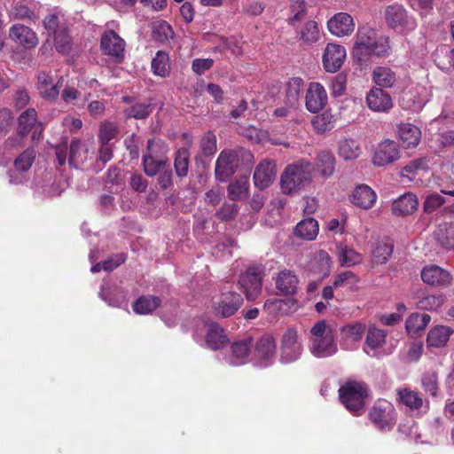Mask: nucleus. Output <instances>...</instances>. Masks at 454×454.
Returning a JSON list of instances; mask_svg holds the SVG:
<instances>
[{"label":"nucleus","instance_id":"f257e3e1","mask_svg":"<svg viewBox=\"0 0 454 454\" xmlns=\"http://www.w3.org/2000/svg\"><path fill=\"white\" fill-rule=\"evenodd\" d=\"M314 165L301 159L288 164L280 176L282 193L295 196L307 190L313 183Z\"/></svg>","mask_w":454,"mask_h":454},{"label":"nucleus","instance_id":"f03ea898","mask_svg":"<svg viewBox=\"0 0 454 454\" xmlns=\"http://www.w3.org/2000/svg\"><path fill=\"white\" fill-rule=\"evenodd\" d=\"M309 350L317 358H327L338 352L333 327L326 320H319L309 331Z\"/></svg>","mask_w":454,"mask_h":454},{"label":"nucleus","instance_id":"7ed1b4c3","mask_svg":"<svg viewBox=\"0 0 454 454\" xmlns=\"http://www.w3.org/2000/svg\"><path fill=\"white\" fill-rule=\"evenodd\" d=\"M389 51L388 38L378 36L370 27L358 28L354 44V54L359 59L364 56H385Z\"/></svg>","mask_w":454,"mask_h":454},{"label":"nucleus","instance_id":"20e7f679","mask_svg":"<svg viewBox=\"0 0 454 454\" xmlns=\"http://www.w3.org/2000/svg\"><path fill=\"white\" fill-rule=\"evenodd\" d=\"M193 338L201 346L214 350L223 348L229 341L224 329L213 321H200L196 325Z\"/></svg>","mask_w":454,"mask_h":454},{"label":"nucleus","instance_id":"39448f33","mask_svg":"<svg viewBox=\"0 0 454 454\" xmlns=\"http://www.w3.org/2000/svg\"><path fill=\"white\" fill-rule=\"evenodd\" d=\"M339 396L349 412L359 416L364 411V400L368 396V389L363 382L348 381L340 387Z\"/></svg>","mask_w":454,"mask_h":454},{"label":"nucleus","instance_id":"423d86ee","mask_svg":"<svg viewBox=\"0 0 454 454\" xmlns=\"http://www.w3.org/2000/svg\"><path fill=\"white\" fill-rule=\"evenodd\" d=\"M387 24L393 29L400 32H410L416 28L415 20L409 16L404 7L399 4L387 5L384 11Z\"/></svg>","mask_w":454,"mask_h":454},{"label":"nucleus","instance_id":"0eeeda50","mask_svg":"<svg viewBox=\"0 0 454 454\" xmlns=\"http://www.w3.org/2000/svg\"><path fill=\"white\" fill-rule=\"evenodd\" d=\"M303 347L298 332L288 328L283 334L280 345V362L291 364L301 356Z\"/></svg>","mask_w":454,"mask_h":454},{"label":"nucleus","instance_id":"6e6552de","mask_svg":"<svg viewBox=\"0 0 454 454\" xmlns=\"http://www.w3.org/2000/svg\"><path fill=\"white\" fill-rule=\"evenodd\" d=\"M254 347L251 338L238 340L231 343L230 348L222 353V360L231 366H240L250 361Z\"/></svg>","mask_w":454,"mask_h":454},{"label":"nucleus","instance_id":"1a4fd4ad","mask_svg":"<svg viewBox=\"0 0 454 454\" xmlns=\"http://www.w3.org/2000/svg\"><path fill=\"white\" fill-rule=\"evenodd\" d=\"M369 418L378 429L389 431L395 424V410L389 402L380 400L373 405L369 413Z\"/></svg>","mask_w":454,"mask_h":454},{"label":"nucleus","instance_id":"9d476101","mask_svg":"<svg viewBox=\"0 0 454 454\" xmlns=\"http://www.w3.org/2000/svg\"><path fill=\"white\" fill-rule=\"evenodd\" d=\"M241 160V150H223L215 162V177L226 182L238 169Z\"/></svg>","mask_w":454,"mask_h":454},{"label":"nucleus","instance_id":"9b49d317","mask_svg":"<svg viewBox=\"0 0 454 454\" xmlns=\"http://www.w3.org/2000/svg\"><path fill=\"white\" fill-rule=\"evenodd\" d=\"M243 298L235 292H223L212 300L211 309L218 317L233 316L240 308Z\"/></svg>","mask_w":454,"mask_h":454},{"label":"nucleus","instance_id":"f8f14e48","mask_svg":"<svg viewBox=\"0 0 454 454\" xmlns=\"http://www.w3.org/2000/svg\"><path fill=\"white\" fill-rule=\"evenodd\" d=\"M396 401L399 405L404 407L407 411L419 414L427 412L428 403L425 402L419 393L406 387L395 389Z\"/></svg>","mask_w":454,"mask_h":454},{"label":"nucleus","instance_id":"ddd939ff","mask_svg":"<svg viewBox=\"0 0 454 454\" xmlns=\"http://www.w3.org/2000/svg\"><path fill=\"white\" fill-rule=\"evenodd\" d=\"M262 278L256 267H250L240 275L239 285L248 301H254L262 292Z\"/></svg>","mask_w":454,"mask_h":454},{"label":"nucleus","instance_id":"4468645a","mask_svg":"<svg viewBox=\"0 0 454 454\" xmlns=\"http://www.w3.org/2000/svg\"><path fill=\"white\" fill-rule=\"evenodd\" d=\"M347 52L344 46L327 43L322 57L324 69L328 73H336L342 67Z\"/></svg>","mask_w":454,"mask_h":454},{"label":"nucleus","instance_id":"2eb2a0df","mask_svg":"<svg viewBox=\"0 0 454 454\" xmlns=\"http://www.w3.org/2000/svg\"><path fill=\"white\" fill-rule=\"evenodd\" d=\"M365 325L361 322L348 324L340 328V346L345 350H355L359 347L365 333Z\"/></svg>","mask_w":454,"mask_h":454},{"label":"nucleus","instance_id":"dca6fc26","mask_svg":"<svg viewBox=\"0 0 454 454\" xmlns=\"http://www.w3.org/2000/svg\"><path fill=\"white\" fill-rule=\"evenodd\" d=\"M253 348L254 359L260 366L266 367L271 364L276 355V343L271 335L262 336Z\"/></svg>","mask_w":454,"mask_h":454},{"label":"nucleus","instance_id":"f3484780","mask_svg":"<svg viewBox=\"0 0 454 454\" xmlns=\"http://www.w3.org/2000/svg\"><path fill=\"white\" fill-rule=\"evenodd\" d=\"M328 31L334 36L350 35L355 30L353 17L347 12H338L331 17L326 23Z\"/></svg>","mask_w":454,"mask_h":454},{"label":"nucleus","instance_id":"a211bd4d","mask_svg":"<svg viewBox=\"0 0 454 454\" xmlns=\"http://www.w3.org/2000/svg\"><path fill=\"white\" fill-rule=\"evenodd\" d=\"M277 174L274 160L264 159L254 168L253 179L255 187L260 190L268 188L275 180Z\"/></svg>","mask_w":454,"mask_h":454},{"label":"nucleus","instance_id":"6ab92c4d","mask_svg":"<svg viewBox=\"0 0 454 454\" xmlns=\"http://www.w3.org/2000/svg\"><path fill=\"white\" fill-rule=\"evenodd\" d=\"M400 156L397 144L393 140L386 139L378 145L372 162L377 167H384L399 160Z\"/></svg>","mask_w":454,"mask_h":454},{"label":"nucleus","instance_id":"aec40b11","mask_svg":"<svg viewBox=\"0 0 454 454\" xmlns=\"http://www.w3.org/2000/svg\"><path fill=\"white\" fill-rule=\"evenodd\" d=\"M366 104L370 110L387 113L393 107L390 95L381 88L372 87L366 95Z\"/></svg>","mask_w":454,"mask_h":454},{"label":"nucleus","instance_id":"412c9836","mask_svg":"<svg viewBox=\"0 0 454 454\" xmlns=\"http://www.w3.org/2000/svg\"><path fill=\"white\" fill-rule=\"evenodd\" d=\"M114 138V125L110 121L102 122L98 129L99 156L98 160L106 163L112 159L113 145L110 141Z\"/></svg>","mask_w":454,"mask_h":454},{"label":"nucleus","instance_id":"4be33fe9","mask_svg":"<svg viewBox=\"0 0 454 454\" xmlns=\"http://www.w3.org/2000/svg\"><path fill=\"white\" fill-rule=\"evenodd\" d=\"M421 279L432 286H444L451 283L450 273L440 266L431 264L425 266L421 270Z\"/></svg>","mask_w":454,"mask_h":454},{"label":"nucleus","instance_id":"5701e85b","mask_svg":"<svg viewBox=\"0 0 454 454\" xmlns=\"http://www.w3.org/2000/svg\"><path fill=\"white\" fill-rule=\"evenodd\" d=\"M349 200L357 207L370 209L377 201V194L369 185L363 184L355 187Z\"/></svg>","mask_w":454,"mask_h":454},{"label":"nucleus","instance_id":"b1692460","mask_svg":"<svg viewBox=\"0 0 454 454\" xmlns=\"http://www.w3.org/2000/svg\"><path fill=\"white\" fill-rule=\"evenodd\" d=\"M327 103L325 88L317 82L310 83L306 94V107L311 113L322 110Z\"/></svg>","mask_w":454,"mask_h":454},{"label":"nucleus","instance_id":"393cba45","mask_svg":"<svg viewBox=\"0 0 454 454\" xmlns=\"http://www.w3.org/2000/svg\"><path fill=\"white\" fill-rule=\"evenodd\" d=\"M309 267L310 274L322 281L330 274L331 258L325 251H318L311 258Z\"/></svg>","mask_w":454,"mask_h":454},{"label":"nucleus","instance_id":"a878e982","mask_svg":"<svg viewBox=\"0 0 454 454\" xmlns=\"http://www.w3.org/2000/svg\"><path fill=\"white\" fill-rule=\"evenodd\" d=\"M419 206V200L411 192L404 193L393 201L391 210L396 216H405L413 214Z\"/></svg>","mask_w":454,"mask_h":454},{"label":"nucleus","instance_id":"bb28decb","mask_svg":"<svg viewBox=\"0 0 454 454\" xmlns=\"http://www.w3.org/2000/svg\"><path fill=\"white\" fill-rule=\"evenodd\" d=\"M454 330L447 325H438L431 328L427 336L428 348H443L447 345Z\"/></svg>","mask_w":454,"mask_h":454},{"label":"nucleus","instance_id":"cd10ccee","mask_svg":"<svg viewBox=\"0 0 454 454\" xmlns=\"http://www.w3.org/2000/svg\"><path fill=\"white\" fill-rule=\"evenodd\" d=\"M398 138L404 149L415 148L420 141V129L411 123H403L398 127Z\"/></svg>","mask_w":454,"mask_h":454},{"label":"nucleus","instance_id":"c85d7f7f","mask_svg":"<svg viewBox=\"0 0 454 454\" xmlns=\"http://www.w3.org/2000/svg\"><path fill=\"white\" fill-rule=\"evenodd\" d=\"M9 36L14 42L26 48H32L37 44V37L35 32L29 27L16 24L10 28Z\"/></svg>","mask_w":454,"mask_h":454},{"label":"nucleus","instance_id":"c756f323","mask_svg":"<svg viewBox=\"0 0 454 454\" xmlns=\"http://www.w3.org/2000/svg\"><path fill=\"white\" fill-rule=\"evenodd\" d=\"M387 333L385 331L373 325L370 326L367 329L364 351L370 356H375L377 350L384 345Z\"/></svg>","mask_w":454,"mask_h":454},{"label":"nucleus","instance_id":"7c9ffc66","mask_svg":"<svg viewBox=\"0 0 454 454\" xmlns=\"http://www.w3.org/2000/svg\"><path fill=\"white\" fill-rule=\"evenodd\" d=\"M275 283L276 288L279 293L290 295L296 293L299 280L294 271L290 270H283L277 275Z\"/></svg>","mask_w":454,"mask_h":454},{"label":"nucleus","instance_id":"2f4dec72","mask_svg":"<svg viewBox=\"0 0 454 454\" xmlns=\"http://www.w3.org/2000/svg\"><path fill=\"white\" fill-rule=\"evenodd\" d=\"M63 82L60 77L56 84H53L51 76L46 72H41L38 74V90L43 98L53 100L57 98L59 90V84Z\"/></svg>","mask_w":454,"mask_h":454},{"label":"nucleus","instance_id":"473e14b6","mask_svg":"<svg viewBox=\"0 0 454 454\" xmlns=\"http://www.w3.org/2000/svg\"><path fill=\"white\" fill-rule=\"evenodd\" d=\"M297 39L303 44H313L320 39L318 23L314 20L306 21L297 32Z\"/></svg>","mask_w":454,"mask_h":454},{"label":"nucleus","instance_id":"72a5a7b5","mask_svg":"<svg viewBox=\"0 0 454 454\" xmlns=\"http://www.w3.org/2000/svg\"><path fill=\"white\" fill-rule=\"evenodd\" d=\"M362 153L359 143L352 138H343L338 143V154L344 160H353Z\"/></svg>","mask_w":454,"mask_h":454},{"label":"nucleus","instance_id":"f704fd0d","mask_svg":"<svg viewBox=\"0 0 454 454\" xmlns=\"http://www.w3.org/2000/svg\"><path fill=\"white\" fill-rule=\"evenodd\" d=\"M335 157L330 151H323L316 158V167L325 179L333 176L335 169Z\"/></svg>","mask_w":454,"mask_h":454},{"label":"nucleus","instance_id":"c9c22d12","mask_svg":"<svg viewBox=\"0 0 454 454\" xmlns=\"http://www.w3.org/2000/svg\"><path fill=\"white\" fill-rule=\"evenodd\" d=\"M151 69L154 75L166 78L170 74V62L168 54L163 51H158L152 59Z\"/></svg>","mask_w":454,"mask_h":454},{"label":"nucleus","instance_id":"e433bc0d","mask_svg":"<svg viewBox=\"0 0 454 454\" xmlns=\"http://www.w3.org/2000/svg\"><path fill=\"white\" fill-rule=\"evenodd\" d=\"M9 14L14 20H34L37 18L35 6H28L23 0H13Z\"/></svg>","mask_w":454,"mask_h":454},{"label":"nucleus","instance_id":"4c0bfd02","mask_svg":"<svg viewBox=\"0 0 454 454\" xmlns=\"http://www.w3.org/2000/svg\"><path fill=\"white\" fill-rule=\"evenodd\" d=\"M88 149L83 148L80 139H73L69 146L68 164L79 168L87 160Z\"/></svg>","mask_w":454,"mask_h":454},{"label":"nucleus","instance_id":"58836bf2","mask_svg":"<svg viewBox=\"0 0 454 454\" xmlns=\"http://www.w3.org/2000/svg\"><path fill=\"white\" fill-rule=\"evenodd\" d=\"M434 237L445 249H454V224H439L434 231Z\"/></svg>","mask_w":454,"mask_h":454},{"label":"nucleus","instance_id":"ea45409f","mask_svg":"<svg viewBox=\"0 0 454 454\" xmlns=\"http://www.w3.org/2000/svg\"><path fill=\"white\" fill-rule=\"evenodd\" d=\"M372 79L381 88H391L396 81V75L389 67H377L373 70Z\"/></svg>","mask_w":454,"mask_h":454},{"label":"nucleus","instance_id":"a19ab883","mask_svg":"<svg viewBox=\"0 0 454 454\" xmlns=\"http://www.w3.org/2000/svg\"><path fill=\"white\" fill-rule=\"evenodd\" d=\"M296 236L307 240H313L318 234V223L314 218H306L295 227Z\"/></svg>","mask_w":454,"mask_h":454},{"label":"nucleus","instance_id":"79ce46f5","mask_svg":"<svg viewBox=\"0 0 454 454\" xmlns=\"http://www.w3.org/2000/svg\"><path fill=\"white\" fill-rule=\"evenodd\" d=\"M160 304V300L156 296H141L133 304V310L137 314L146 315L154 311Z\"/></svg>","mask_w":454,"mask_h":454},{"label":"nucleus","instance_id":"37998d69","mask_svg":"<svg viewBox=\"0 0 454 454\" xmlns=\"http://www.w3.org/2000/svg\"><path fill=\"white\" fill-rule=\"evenodd\" d=\"M249 181L247 177H241L231 183L228 186V196L231 200H241L248 196Z\"/></svg>","mask_w":454,"mask_h":454},{"label":"nucleus","instance_id":"c03bdc74","mask_svg":"<svg viewBox=\"0 0 454 454\" xmlns=\"http://www.w3.org/2000/svg\"><path fill=\"white\" fill-rule=\"evenodd\" d=\"M431 321L428 314L413 313L406 319L405 327L408 333H417L424 330Z\"/></svg>","mask_w":454,"mask_h":454},{"label":"nucleus","instance_id":"a18cd8bd","mask_svg":"<svg viewBox=\"0 0 454 454\" xmlns=\"http://www.w3.org/2000/svg\"><path fill=\"white\" fill-rule=\"evenodd\" d=\"M303 85V80L300 77H293L286 82V96L290 105L294 106L298 102Z\"/></svg>","mask_w":454,"mask_h":454},{"label":"nucleus","instance_id":"49530a36","mask_svg":"<svg viewBox=\"0 0 454 454\" xmlns=\"http://www.w3.org/2000/svg\"><path fill=\"white\" fill-rule=\"evenodd\" d=\"M290 3V16L287 22L291 26L301 21L307 14V4L305 0H289Z\"/></svg>","mask_w":454,"mask_h":454},{"label":"nucleus","instance_id":"de8ad7c7","mask_svg":"<svg viewBox=\"0 0 454 454\" xmlns=\"http://www.w3.org/2000/svg\"><path fill=\"white\" fill-rule=\"evenodd\" d=\"M37 114L34 108H28L19 117V133L27 135L36 124Z\"/></svg>","mask_w":454,"mask_h":454},{"label":"nucleus","instance_id":"09e8293b","mask_svg":"<svg viewBox=\"0 0 454 454\" xmlns=\"http://www.w3.org/2000/svg\"><path fill=\"white\" fill-rule=\"evenodd\" d=\"M169 149L168 145L160 139H149L147 141V151L144 155L152 156V158L168 159L167 154Z\"/></svg>","mask_w":454,"mask_h":454},{"label":"nucleus","instance_id":"8fccbe9b","mask_svg":"<svg viewBox=\"0 0 454 454\" xmlns=\"http://www.w3.org/2000/svg\"><path fill=\"white\" fill-rule=\"evenodd\" d=\"M311 123L317 133H325L334 127V118L329 112L315 116Z\"/></svg>","mask_w":454,"mask_h":454},{"label":"nucleus","instance_id":"3c124183","mask_svg":"<svg viewBox=\"0 0 454 454\" xmlns=\"http://www.w3.org/2000/svg\"><path fill=\"white\" fill-rule=\"evenodd\" d=\"M339 258L340 264L344 267H351L356 265L362 261L361 254L348 247H339Z\"/></svg>","mask_w":454,"mask_h":454},{"label":"nucleus","instance_id":"603ef678","mask_svg":"<svg viewBox=\"0 0 454 454\" xmlns=\"http://www.w3.org/2000/svg\"><path fill=\"white\" fill-rule=\"evenodd\" d=\"M445 297L442 294H431L420 299L418 307L424 310L436 311L443 305Z\"/></svg>","mask_w":454,"mask_h":454},{"label":"nucleus","instance_id":"864d4df0","mask_svg":"<svg viewBox=\"0 0 454 454\" xmlns=\"http://www.w3.org/2000/svg\"><path fill=\"white\" fill-rule=\"evenodd\" d=\"M168 159L152 158V156H143L144 171L148 176L157 175L166 165Z\"/></svg>","mask_w":454,"mask_h":454},{"label":"nucleus","instance_id":"5fc2aeb1","mask_svg":"<svg viewBox=\"0 0 454 454\" xmlns=\"http://www.w3.org/2000/svg\"><path fill=\"white\" fill-rule=\"evenodd\" d=\"M189 167V152L185 148L177 151L175 158V169L178 176H186Z\"/></svg>","mask_w":454,"mask_h":454},{"label":"nucleus","instance_id":"6e6d98bb","mask_svg":"<svg viewBox=\"0 0 454 454\" xmlns=\"http://www.w3.org/2000/svg\"><path fill=\"white\" fill-rule=\"evenodd\" d=\"M35 158L34 148H27L14 160L15 168L19 171H27L32 166Z\"/></svg>","mask_w":454,"mask_h":454},{"label":"nucleus","instance_id":"4d7b16f0","mask_svg":"<svg viewBox=\"0 0 454 454\" xmlns=\"http://www.w3.org/2000/svg\"><path fill=\"white\" fill-rule=\"evenodd\" d=\"M152 105L148 103H136L125 109V114L129 118L144 119L152 113Z\"/></svg>","mask_w":454,"mask_h":454},{"label":"nucleus","instance_id":"13d9d810","mask_svg":"<svg viewBox=\"0 0 454 454\" xmlns=\"http://www.w3.org/2000/svg\"><path fill=\"white\" fill-rule=\"evenodd\" d=\"M357 278L351 271H344L335 276L333 280L334 288H348L352 289L356 286Z\"/></svg>","mask_w":454,"mask_h":454},{"label":"nucleus","instance_id":"bf43d9fd","mask_svg":"<svg viewBox=\"0 0 454 454\" xmlns=\"http://www.w3.org/2000/svg\"><path fill=\"white\" fill-rule=\"evenodd\" d=\"M53 36L56 50L62 54L68 53L71 50V39L67 32V27L61 28Z\"/></svg>","mask_w":454,"mask_h":454},{"label":"nucleus","instance_id":"052dcab7","mask_svg":"<svg viewBox=\"0 0 454 454\" xmlns=\"http://www.w3.org/2000/svg\"><path fill=\"white\" fill-rule=\"evenodd\" d=\"M445 202L446 200L442 194L431 193L425 199L423 210L427 214H431L440 208Z\"/></svg>","mask_w":454,"mask_h":454},{"label":"nucleus","instance_id":"680f3d73","mask_svg":"<svg viewBox=\"0 0 454 454\" xmlns=\"http://www.w3.org/2000/svg\"><path fill=\"white\" fill-rule=\"evenodd\" d=\"M43 27L50 35H55L61 28L67 27L66 23L57 14H50L43 20Z\"/></svg>","mask_w":454,"mask_h":454},{"label":"nucleus","instance_id":"e2e57ef3","mask_svg":"<svg viewBox=\"0 0 454 454\" xmlns=\"http://www.w3.org/2000/svg\"><path fill=\"white\" fill-rule=\"evenodd\" d=\"M393 252V246L388 243H380L372 253L376 263H384Z\"/></svg>","mask_w":454,"mask_h":454},{"label":"nucleus","instance_id":"0e129e2a","mask_svg":"<svg viewBox=\"0 0 454 454\" xmlns=\"http://www.w3.org/2000/svg\"><path fill=\"white\" fill-rule=\"evenodd\" d=\"M422 387L424 390L433 396H436L438 390L437 376L434 372L425 373L422 377Z\"/></svg>","mask_w":454,"mask_h":454},{"label":"nucleus","instance_id":"69168bd1","mask_svg":"<svg viewBox=\"0 0 454 454\" xmlns=\"http://www.w3.org/2000/svg\"><path fill=\"white\" fill-rule=\"evenodd\" d=\"M200 147L205 155H211L216 150V137L211 133L207 132L204 135L200 142Z\"/></svg>","mask_w":454,"mask_h":454},{"label":"nucleus","instance_id":"338daca9","mask_svg":"<svg viewBox=\"0 0 454 454\" xmlns=\"http://www.w3.org/2000/svg\"><path fill=\"white\" fill-rule=\"evenodd\" d=\"M347 86V77L342 74H337L331 82L332 94L334 97L342 96Z\"/></svg>","mask_w":454,"mask_h":454},{"label":"nucleus","instance_id":"774afa93","mask_svg":"<svg viewBox=\"0 0 454 454\" xmlns=\"http://www.w3.org/2000/svg\"><path fill=\"white\" fill-rule=\"evenodd\" d=\"M425 160L423 159H417L409 162L402 170V176H407L410 180L414 178V175L425 168Z\"/></svg>","mask_w":454,"mask_h":454}]
</instances>
